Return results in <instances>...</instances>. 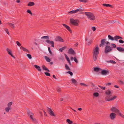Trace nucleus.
<instances>
[{
    "mask_svg": "<svg viewBox=\"0 0 124 124\" xmlns=\"http://www.w3.org/2000/svg\"><path fill=\"white\" fill-rule=\"evenodd\" d=\"M85 14L90 20L93 21L95 20V16L93 13L89 12H86Z\"/></svg>",
    "mask_w": 124,
    "mask_h": 124,
    "instance_id": "obj_1",
    "label": "nucleus"
},
{
    "mask_svg": "<svg viewBox=\"0 0 124 124\" xmlns=\"http://www.w3.org/2000/svg\"><path fill=\"white\" fill-rule=\"evenodd\" d=\"M70 23L73 25L75 26L78 25L79 21L78 20H74L73 18H71L70 20Z\"/></svg>",
    "mask_w": 124,
    "mask_h": 124,
    "instance_id": "obj_2",
    "label": "nucleus"
},
{
    "mask_svg": "<svg viewBox=\"0 0 124 124\" xmlns=\"http://www.w3.org/2000/svg\"><path fill=\"white\" fill-rule=\"evenodd\" d=\"M28 115L29 116L31 119L32 120V121L34 123H37V121L33 117L34 114L32 113L30 111H29L27 112Z\"/></svg>",
    "mask_w": 124,
    "mask_h": 124,
    "instance_id": "obj_3",
    "label": "nucleus"
},
{
    "mask_svg": "<svg viewBox=\"0 0 124 124\" xmlns=\"http://www.w3.org/2000/svg\"><path fill=\"white\" fill-rule=\"evenodd\" d=\"M112 50V49L111 46L108 45H107L105 47L104 53L105 54H108Z\"/></svg>",
    "mask_w": 124,
    "mask_h": 124,
    "instance_id": "obj_4",
    "label": "nucleus"
},
{
    "mask_svg": "<svg viewBox=\"0 0 124 124\" xmlns=\"http://www.w3.org/2000/svg\"><path fill=\"white\" fill-rule=\"evenodd\" d=\"M56 41H59L62 42H64L63 39L60 36H58L56 37L55 39Z\"/></svg>",
    "mask_w": 124,
    "mask_h": 124,
    "instance_id": "obj_5",
    "label": "nucleus"
},
{
    "mask_svg": "<svg viewBox=\"0 0 124 124\" xmlns=\"http://www.w3.org/2000/svg\"><path fill=\"white\" fill-rule=\"evenodd\" d=\"M111 110L112 112L117 113H119L120 112L119 110L114 107H113L111 108Z\"/></svg>",
    "mask_w": 124,
    "mask_h": 124,
    "instance_id": "obj_6",
    "label": "nucleus"
},
{
    "mask_svg": "<svg viewBox=\"0 0 124 124\" xmlns=\"http://www.w3.org/2000/svg\"><path fill=\"white\" fill-rule=\"evenodd\" d=\"M47 110L48 113L51 116H55V115L54 113L53 112L52 110L49 107L47 108Z\"/></svg>",
    "mask_w": 124,
    "mask_h": 124,
    "instance_id": "obj_7",
    "label": "nucleus"
},
{
    "mask_svg": "<svg viewBox=\"0 0 124 124\" xmlns=\"http://www.w3.org/2000/svg\"><path fill=\"white\" fill-rule=\"evenodd\" d=\"M47 110L48 113L51 116H55V115L54 113L53 112L52 110L49 107L47 108Z\"/></svg>",
    "mask_w": 124,
    "mask_h": 124,
    "instance_id": "obj_8",
    "label": "nucleus"
},
{
    "mask_svg": "<svg viewBox=\"0 0 124 124\" xmlns=\"http://www.w3.org/2000/svg\"><path fill=\"white\" fill-rule=\"evenodd\" d=\"M46 41L47 43L51 45V46L52 47H54V42L53 41L49 40H47Z\"/></svg>",
    "mask_w": 124,
    "mask_h": 124,
    "instance_id": "obj_9",
    "label": "nucleus"
},
{
    "mask_svg": "<svg viewBox=\"0 0 124 124\" xmlns=\"http://www.w3.org/2000/svg\"><path fill=\"white\" fill-rule=\"evenodd\" d=\"M101 73L103 75H106L107 74H109V70H101Z\"/></svg>",
    "mask_w": 124,
    "mask_h": 124,
    "instance_id": "obj_10",
    "label": "nucleus"
},
{
    "mask_svg": "<svg viewBox=\"0 0 124 124\" xmlns=\"http://www.w3.org/2000/svg\"><path fill=\"white\" fill-rule=\"evenodd\" d=\"M93 54L98 55L99 54V48L98 46L96 47L94 51Z\"/></svg>",
    "mask_w": 124,
    "mask_h": 124,
    "instance_id": "obj_11",
    "label": "nucleus"
},
{
    "mask_svg": "<svg viewBox=\"0 0 124 124\" xmlns=\"http://www.w3.org/2000/svg\"><path fill=\"white\" fill-rule=\"evenodd\" d=\"M62 25L64 26L70 33H72V31L69 26L64 24H63Z\"/></svg>",
    "mask_w": 124,
    "mask_h": 124,
    "instance_id": "obj_12",
    "label": "nucleus"
},
{
    "mask_svg": "<svg viewBox=\"0 0 124 124\" xmlns=\"http://www.w3.org/2000/svg\"><path fill=\"white\" fill-rule=\"evenodd\" d=\"M106 40L105 39H102L101 41V44L99 45V46L101 47L103 46L105 43Z\"/></svg>",
    "mask_w": 124,
    "mask_h": 124,
    "instance_id": "obj_13",
    "label": "nucleus"
},
{
    "mask_svg": "<svg viewBox=\"0 0 124 124\" xmlns=\"http://www.w3.org/2000/svg\"><path fill=\"white\" fill-rule=\"evenodd\" d=\"M68 53L69 54H76L75 51L72 48H70L69 49Z\"/></svg>",
    "mask_w": 124,
    "mask_h": 124,
    "instance_id": "obj_14",
    "label": "nucleus"
},
{
    "mask_svg": "<svg viewBox=\"0 0 124 124\" xmlns=\"http://www.w3.org/2000/svg\"><path fill=\"white\" fill-rule=\"evenodd\" d=\"M110 117L112 120L114 119L116 117V114L113 113H112L110 115Z\"/></svg>",
    "mask_w": 124,
    "mask_h": 124,
    "instance_id": "obj_15",
    "label": "nucleus"
},
{
    "mask_svg": "<svg viewBox=\"0 0 124 124\" xmlns=\"http://www.w3.org/2000/svg\"><path fill=\"white\" fill-rule=\"evenodd\" d=\"M6 50L8 53L9 54V55H10L12 57L14 58V57L12 54L11 53V50L8 48H7L6 49Z\"/></svg>",
    "mask_w": 124,
    "mask_h": 124,
    "instance_id": "obj_16",
    "label": "nucleus"
},
{
    "mask_svg": "<svg viewBox=\"0 0 124 124\" xmlns=\"http://www.w3.org/2000/svg\"><path fill=\"white\" fill-rule=\"evenodd\" d=\"M93 68H94V71L96 72H98L99 70H102L99 67H93Z\"/></svg>",
    "mask_w": 124,
    "mask_h": 124,
    "instance_id": "obj_17",
    "label": "nucleus"
},
{
    "mask_svg": "<svg viewBox=\"0 0 124 124\" xmlns=\"http://www.w3.org/2000/svg\"><path fill=\"white\" fill-rule=\"evenodd\" d=\"M42 67L43 69L44 70H45V71L48 72H50L49 70L48 69L47 67H46L44 65H42Z\"/></svg>",
    "mask_w": 124,
    "mask_h": 124,
    "instance_id": "obj_18",
    "label": "nucleus"
},
{
    "mask_svg": "<svg viewBox=\"0 0 124 124\" xmlns=\"http://www.w3.org/2000/svg\"><path fill=\"white\" fill-rule=\"evenodd\" d=\"M117 48L119 51L122 52H124V48H122L121 47H117Z\"/></svg>",
    "mask_w": 124,
    "mask_h": 124,
    "instance_id": "obj_19",
    "label": "nucleus"
},
{
    "mask_svg": "<svg viewBox=\"0 0 124 124\" xmlns=\"http://www.w3.org/2000/svg\"><path fill=\"white\" fill-rule=\"evenodd\" d=\"M7 24L9 25L10 27L12 29H14L15 27V26L14 25L11 23L9 22Z\"/></svg>",
    "mask_w": 124,
    "mask_h": 124,
    "instance_id": "obj_20",
    "label": "nucleus"
},
{
    "mask_svg": "<svg viewBox=\"0 0 124 124\" xmlns=\"http://www.w3.org/2000/svg\"><path fill=\"white\" fill-rule=\"evenodd\" d=\"M34 67L37 69L38 71H41V68L39 66H38L36 65H34Z\"/></svg>",
    "mask_w": 124,
    "mask_h": 124,
    "instance_id": "obj_21",
    "label": "nucleus"
},
{
    "mask_svg": "<svg viewBox=\"0 0 124 124\" xmlns=\"http://www.w3.org/2000/svg\"><path fill=\"white\" fill-rule=\"evenodd\" d=\"M20 48L21 49L23 50L24 51L27 52L28 53L29 52V51L27 49L25 48L22 46H21L20 47Z\"/></svg>",
    "mask_w": 124,
    "mask_h": 124,
    "instance_id": "obj_22",
    "label": "nucleus"
},
{
    "mask_svg": "<svg viewBox=\"0 0 124 124\" xmlns=\"http://www.w3.org/2000/svg\"><path fill=\"white\" fill-rule=\"evenodd\" d=\"M98 55L93 54V59L94 61H95L97 60Z\"/></svg>",
    "mask_w": 124,
    "mask_h": 124,
    "instance_id": "obj_23",
    "label": "nucleus"
},
{
    "mask_svg": "<svg viewBox=\"0 0 124 124\" xmlns=\"http://www.w3.org/2000/svg\"><path fill=\"white\" fill-rule=\"evenodd\" d=\"M11 108L7 107L5 108V110L7 112H9V111L11 110Z\"/></svg>",
    "mask_w": 124,
    "mask_h": 124,
    "instance_id": "obj_24",
    "label": "nucleus"
},
{
    "mask_svg": "<svg viewBox=\"0 0 124 124\" xmlns=\"http://www.w3.org/2000/svg\"><path fill=\"white\" fill-rule=\"evenodd\" d=\"M35 5L34 3L33 2H30L28 4V6H31Z\"/></svg>",
    "mask_w": 124,
    "mask_h": 124,
    "instance_id": "obj_25",
    "label": "nucleus"
},
{
    "mask_svg": "<svg viewBox=\"0 0 124 124\" xmlns=\"http://www.w3.org/2000/svg\"><path fill=\"white\" fill-rule=\"evenodd\" d=\"M120 36H119L116 35L114 37V39L115 41H118V39H120Z\"/></svg>",
    "mask_w": 124,
    "mask_h": 124,
    "instance_id": "obj_26",
    "label": "nucleus"
},
{
    "mask_svg": "<svg viewBox=\"0 0 124 124\" xmlns=\"http://www.w3.org/2000/svg\"><path fill=\"white\" fill-rule=\"evenodd\" d=\"M102 5L104 6L109 7H112V5L109 4H106L105 3L103 4H102Z\"/></svg>",
    "mask_w": 124,
    "mask_h": 124,
    "instance_id": "obj_27",
    "label": "nucleus"
},
{
    "mask_svg": "<svg viewBox=\"0 0 124 124\" xmlns=\"http://www.w3.org/2000/svg\"><path fill=\"white\" fill-rule=\"evenodd\" d=\"M108 38L109 39H110L111 40H115L114 37H113L111 36L110 35H108Z\"/></svg>",
    "mask_w": 124,
    "mask_h": 124,
    "instance_id": "obj_28",
    "label": "nucleus"
},
{
    "mask_svg": "<svg viewBox=\"0 0 124 124\" xmlns=\"http://www.w3.org/2000/svg\"><path fill=\"white\" fill-rule=\"evenodd\" d=\"M107 61L108 63H111L113 64H115L116 63V62L115 61L112 60Z\"/></svg>",
    "mask_w": 124,
    "mask_h": 124,
    "instance_id": "obj_29",
    "label": "nucleus"
},
{
    "mask_svg": "<svg viewBox=\"0 0 124 124\" xmlns=\"http://www.w3.org/2000/svg\"><path fill=\"white\" fill-rule=\"evenodd\" d=\"M45 58L46 60V61L47 62H49L51 61L50 59L47 56H45Z\"/></svg>",
    "mask_w": 124,
    "mask_h": 124,
    "instance_id": "obj_30",
    "label": "nucleus"
},
{
    "mask_svg": "<svg viewBox=\"0 0 124 124\" xmlns=\"http://www.w3.org/2000/svg\"><path fill=\"white\" fill-rule=\"evenodd\" d=\"M111 92L110 91L107 90L105 92V93L107 95H110L111 94Z\"/></svg>",
    "mask_w": 124,
    "mask_h": 124,
    "instance_id": "obj_31",
    "label": "nucleus"
},
{
    "mask_svg": "<svg viewBox=\"0 0 124 124\" xmlns=\"http://www.w3.org/2000/svg\"><path fill=\"white\" fill-rule=\"evenodd\" d=\"M111 45L112 46L111 47L112 49L113 48H116V45L114 43H112L111 44Z\"/></svg>",
    "mask_w": 124,
    "mask_h": 124,
    "instance_id": "obj_32",
    "label": "nucleus"
},
{
    "mask_svg": "<svg viewBox=\"0 0 124 124\" xmlns=\"http://www.w3.org/2000/svg\"><path fill=\"white\" fill-rule=\"evenodd\" d=\"M76 12V13L78 11H84V10L82 9L81 8H79L78 9H77L75 10Z\"/></svg>",
    "mask_w": 124,
    "mask_h": 124,
    "instance_id": "obj_33",
    "label": "nucleus"
},
{
    "mask_svg": "<svg viewBox=\"0 0 124 124\" xmlns=\"http://www.w3.org/2000/svg\"><path fill=\"white\" fill-rule=\"evenodd\" d=\"M65 66L66 68V69L67 70L70 71L71 70L69 68V67L68 66V65L67 64H65Z\"/></svg>",
    "mask_w": 124,
    "mask_h": 124,
    "instance_id": "obj_34",
    "label": "nucleus"
},
{
    "mask_svg": "<svg viewBox=\"0 0 124 124\" xmlns=\"http://www.w3.org/2000/svg\"><path fill=\"white\" fill-rule=\"evenodd\" d=\"M110 98L108 96H107L105 97V99L107 101H110Z\"/></svg>",
    "mask_w": 124,
    "mask_h": 124,
    "instance_id": "obj_35",
    "label": "nucleus"
},
{
    "mask_svg": "<svg viewBox=\"0 0 124 124\" xmlns=\"http://www.w3.org/2000/svg\"><path fill=\"white\" fill-rule=\"evenodd\" d=\"M94 96L96 97H98L99 96V94L97 92H95L93 94Z\"/></svg>",
    "mask_w": 124,
    "mask_h": 124,
    "instance_id": "obj_36",
    "label": "nucleus"
},
{
    "mask_svg": "<svg viewBox=\"0 0 124 124\" xmlns=\"http://www.w3.org/2000/svg\"><path fill=\"white\" fill-rule=\"evenodd\" d=\"M72 82L74 84L76 85V84L77 83V81L74 78L71 79Z\"/></svg>",
    "mask_w": 124,
    "mask_h": 124,
    "instance_id": "obj_37",
    "label": "nucleus"
},
{
    "mask_svg": "<svg viewBox=\"0 0 124 124\" xmlns=\"http://www.w3.org/2000/svg\"><path fill=\"white\" fill-rule=\"evenodd\" d=\"M66 121L70 124H72L73 123L72 121H71L69 119H67L66 120Z\"/></svg>",
    "mask_w": 124,
    "mask_h": 124,
    "instance_id": "obj_38",
    "label": "nucleus"
},
{
    "mask_svg": "<svg viewBox=\"0 0 124 124\" xmlns=\"http://www.w3.org/2000/svg\"><path fill=\"white\" fill-rule=\"evenodd\" d=\"M27 13H29V14H30L31 16H32L33 15L32 13L31 10L30 9H28V10H27Z\"/></svg>",
    "mask_w": 124,
    "mask_h": 124,
    "instance_id": "obj_39",
    "label": "nucleus"
},
{
    "mask_svg": "<svg viewBox=\"0 0 124 124\" xmlns=\"http://www.w3.org/2000/svg\"><path fill=\"white\" fill-rule=\"evenodd\" d=\"M12 104V102L9 103L7 104L8 107L11 108V106Z\"/></svg>",
    "mask_w": 124,
    "mask_h": 124,
    "instance_id": "obj_40",
    "label": "nucleus"
},
{
    "mask_svg": "<svg viewBox=\"0 0 124 124\" xmlns=\"http://www.w3.org/2000/svg\"><path fill=\"white\" fill-rule=\"evenodd\" d=\"M42 39H44V38H46L47 39H49V36H44L42 37H41Z\"/></svg>",
    "mask_w": 124,
    "mask_h": 124,
    "instance_id": "obj_41",
    "label": "nucleus"
},
{
    "mask_svg": "<svg viewBox=\"0 0 124 124\" xmlns=\"http://www.w3.org/2000/svg\"><path fill=\"white\" fill-rule=\"evenodd\" d=\"M80 2L84 3H86L87 2V0H79Z\"/></svg>",
    "mask_w": 124,
    "mask_h": 124,
    "instance_id": "obj_42",
    "label": "nucleus"
},
{
    "mask_svg": "<svg viewBox=\"0 0 124 124\" xmlns=\"http://www.w3.org/2000/svg\"><path fill=\"white\" fill-rule=\"evenodd\" d=\"M66 73H68L69 74L70 76H72L73 75V73L71 72V71H68V72H66Z\"/></svg>",
    "mask_w": 124,
    "mask_h": 124,
    "instance_id": "obj_43",
    "label": "nucleus"
},
{
    "mask_svg": "<svg viewBox=\"0 0 124 124\" xmlns=\"http://www.w3.org/2000/svg\"><path fill=\"white\" fill-rule=\"evenodd\" d=\"M117 97L116 96H114L113 97H112L110 98V101L113 100L115 99Z\"/></svg>",
    "mask_w": 124,
    "mask_h": 124,
    "instance_id": "obj_44",
    "label": "nucleus"
},
{
    "mask_svg": "<svg viewBox=\"0 0 124 124\" xmlns=\"http://www.w3.org/2000/svg\"><path fill=\"white\" fill-rule=\"evenodd\" d=\"M65 56L66 58V59L67 60L68 62L70 61L69 58L66 54H65Z\"/></svg>",
    "mask_w": 124,
    "mask_h": 124,
    "instance_id": "obj_45",
    "label": "nucleus"
},
{
    "mask_svg": "<svg viewBox=\"0 0 124 124\" xmlns=\"http://www.w3.org/2000/svg\"><path fill=\"white\" fill-rule=\"evenodd\" d=\"M80 85H83L85 87H87V85L83 83H80Z\"/></svg>",
    "mask_w": 124,
    "mask_h": 124,
    "instance_id": "obj_46",
    "label": "nucleus"
},
{
    "mask_svg": "<svg viewBox=\"0 0 124 124\" xmlns=\"http://www.w3.org/2000/svg\"><path fill=\"white\" fill-rule=\"evenodd\" d=\"M98 86L103 90H105V89L106 88L105 87H102L99 85H98Z\"/></svg>",
    "mask_w": 124,
    "mask_h": 124,
    "instance_id": "obj_47",
    "label": "nucleus"
},
{
    "mask_svg": "<svg viewBox=\"0 0 124 124\" xmlns=\"http://www.w3.org/2000/svg\"><path fill=\"white\" fill-rule=\"evenodd\" d=\"M44 73L45 74V75L47 76H50V74L48 72H44Z\"/></svg>",
    "mask_w": 124,
    "mask_h": 124,
    "instance_id": "obj_48",
    "label": "nucleus"
},
{
    "mask_svg": "<svg viewBox=\"0 0 124 124\" xmlns=\"http://www.w3.org/2000/svg\"><path fill=\"white\" fill-rule=\"evenodd\" d=\"M119 116H121L122 117L124 118V115L123 114H122L121 113H118Z\"/></svg>",
    "mask_w": 124,
    "mask_h": 124,
    "instance_id": "obj_49",
    "label": "nucleus"
},
{
    "mask_svg": "<svg viewBox=\"0 0 124 124\" xmlns=\"http://www.w3.org/2000/svg\"><path fill=\"white\" fill-rule=\"evenodd\" d=\"M74 61H75V62L76 63H78V61L77 60V59H76V57H74Z\"/></svg>",
    "mask_w": 124,
    "mask_h": 124,
    "instance_id": "obj_50",
    "label": "nucleus"
},
{
    "mask_svg": "<svg viewBox=\"0 0 124 124\" xmlns=\"http://www.w3.org/2000/svg\"><path fill=\"white\" fill-rule=\"evenodd\" d=\"M27 55L28 57V58H29V59H31L32 58V57L31 55L29 54H28Z\"/></svg>",
    "mask_w": 124,
    "mask_h": 124,
    "instance_id": "obj_51",
    "label": "nucleus"
},
{
    "mask_svg": "<svg viewBox=\"0 0 124 124\" xmlns=\"http://www.w3.org/2000/svg\"><path fill=\"white\" fill-rule=\"evenodd\" d=\"M118 82L120 84L122 85H123L124 83L123 82L120 80L118 81Z\"/></svg>",
    "mask_w": 124,
    "mask_h": 124,
    "instance_id": "obj_52",
    "label": "nucleus"
},
{
    "mask_svg": "<svg viewBox=\"0 0 124 124\" xmlns=\"http://www.w3.org/2000/svg\"><path fill=\"white\" fill-rule=\"evenodd\" d=\"M16 43L17 45L19 46H20L21 45V43L18 41H17L16 42Z\"/></svg>",
    "mask_w": 124,
    "mask_h": 124,
    "instance_id": "obj_53",
    "label": "nucleus"
},
{
    "mask_svg": "<svg viewBox=\"0 0 124 124\" xmlns=\"http://www.w3.org/2000/svg\"><path fill=\"white\" fill-rule=\"evenodd\" d=\"M48 51H49V52L51 54H52V53L51 52V51L50 48L49 47H48Z\"/></svg>",
    "mask_w": 124,
    "mask_h": 124,
    "instance_id": "obj_54",
    "label": "nucleus"
},
{
    "mask_svg": "<svg viewBox=\"0 0 124 124\" xmlns=\"http://www.w3.org/2000/svg\"><path fill=\"white\" fill-rule=\"evenodd\" d=\"M119 42L120 43H121V44H122V43H124V41H123L122 40H121V39H120L119 40Z\"/></svg>",
    "mask_w": 124,
    "mask_h": 124,
    "instance_id": "obj_55",
    "label": "nucleus"
},
{
    "mask_svg": "<svg viewBox=\"0 0 124 124\" xmlns=\"http://www.w3.org/2000/svg\"><path fill=\"white\" fill-rule=\"evenodd\" d=\"M92 29L94 31H95L96 29V28L94 27H92Z\"/></svg>",
    "mask_w": 124,
    "mask_h": 124,
    "instance_id": "obj_56",
    "label": "nucleus"
},
{
    "mask_svg": "<svg viewBox=\"0 0 124 124\" xmlns=\"http://www.w3.org/2000/svg\"><path fill=\"white\" fill-rule=\"evenodd\" d=\"M58 59L60 60H63V58L62 56H61L60 57H59Z\"/></svg>",
    "mask_w": 124,
    "mask_h": 124,
    "instance_id": "obj_57",
    "label": "nucleus"
},
{
    "mask_svg": "<svg viewBox=\"0 0 124 124\" xmlns=\"http://www.w3.org/2000/svg\"><path fill=\"white\" fill-rule=\"evenodd\" d=\"M43 111L44 113V116H47V114H46V112H45V111L44 110H43Z\"/></svg>",
    "mask_w": 124,
    "mask_h": 124,
    "instance_id": "obj_58",
    "label": "nucleus"
},
{
    "mask_svg": "<svg viewBox=\"0 0 124 124\" xmlns=\"http://www.w3.org/2000/svg\"><path fill=\"white\" fill-rule=\"evenodd\" d=\"M53 77L55 79H57V78L56 77L55 75H53Z\"/></svg>",
    "mask_w": 124,
    "mask_h": 124,
    "instance_id": "obj_59",
    "label": "nucleus"
},
{
    "mask_svg": "<svg viewBox=\"0 0 124 124\" xmlns=\"http://www.w3.org/2000/svg\"><path fill=\"white\" fill-rule=\"evenodd\" d=\"M68 13H70V14L74 13L73 10H72V11H70Z\"/></svg>",
    "mask_w": 124,
    "mask_h": 124,
    "instance_id": "obj_60",
    "label": "nucleus"
},
{
    "mask_svg": "<svg viewBox=\"0 0 124 124\" xmlns=\"http://www.w3.org/2000/svg\"><path fill=\"white\" fill-rule=\"evenodd\" d=\"M59 51H60L61 52H63V50L62 48H61L59 49Z\"/></svg>",
    "mask_w": 124,
    "mask_h": 124,
    "instance_id": "obj_61",
    "label": "nucleus"
},
{
    "mask_svg": "<svg viewBox=\"0 0 124 124\" xmlns=\"http://www.w3.org/2000/svg\"><path fill=\"white\" fill-rule=\"evenodd\" d=\"M111 84L110 83H107L106 84V85H107L108 86L110 85H111Z\"/></svg>",
    "mask_w": 124,
    "mask_h": 124,
    "instance_id": "obj_62",
    "label": "nucleus"
},
{
    "mask_svg": "<svg viewBox=\"0 0 124 124\" xmlns=\"http://www.w3.org/2000/svg\"><path fill=\"white\" fill-rule=\"evenodd\" d=\"M61 90L60 89V88L57 89V91L59 92H60L61 91Z\"/></svg>",
    "mask_w": 124,
    "mask_h": 124,
    "instance_id": "obj_63",
    "label": "nucleus"
},
{
    "mask_svg": "<svg viewBox=\"0 0 124 124\" xmlns=\"http://www.w3.org/2000/svg\"><path fill=\"white\" fill-rule=\"evenodd\" d=\"M105 43H106V45H109L110 44V43L109 42L107 41L106 42H105Z\"/></svg>",
    "mask_w": 124,
    "mask_h": 124,
    "instance_id": "obj_64",
    "label": "nucleus"
}]
</instances>
